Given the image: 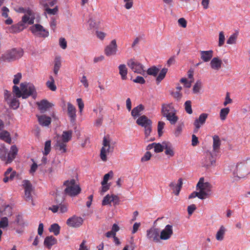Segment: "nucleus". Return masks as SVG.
I'll return each mask as SVG.
<instances>
[{"label": "nucleus", "instance_id": "nucleus-1", "mask_svg": "<svg viewBox=\"0 0 250 250\" xmlns=\"http://www.w3.org/2000/svg\"><path fill=\"white\" fill-rule=\"evenodd\" d=\"M250 174V159L235 166V182H240Z\"/></svg>", "mask_w": 250, "mask_h": 250}, {"label": "nucleus", "instance_id": "nucleus-2", "mask_svg": "<svg viewBox=\"0 0 250 250\" xmlns=\"http://www.w3.org/2000/svg\"><path fill=\"white\" fill-rule=\"evenodd\" d=\"M73 131L71 130L63 131L62 135H58L56 137V143L55 145L57 150L61 153H65L66 151V144L71 140Z\"/></svg>", "mask_w": 250, "mask_h": 250}, {"label": "nucleus", "instance_id": "nucleus-3", "mask_svg": "<svg viewBox=\"0 0 250 250\" xmlns=\"http://www.w3.org/2000/svg\"><path fill=\"white\" fill-rule=\"evenodd\" d=\"M63 185L66 187L64 189L65 193L71 197L77 195L81 191V188L74 179L65 181Z\"/></svg>", "mask_w": 250, "mask_h": 250}, {"label": "nucleus", "instance_id": "nucleus-4", "mask_svg": "<svg viewBox=\"0 0 250 250\" xmlns=\"http://www.w3.org/2000/svg\"><path fill=\"white\" fill-rule=\"evenodd\" d=\"M103 146L100 151V158L104 162L107 160V155L112 153L114 151V146L111 145V139L108 136H104L103 140Z\"/></svg>", "mask_w": 250, "mask_h": 250}, {"label": "nucleus", "instance_id": "nucleus-5", "mask_svg": "<svg viewBox=\"0 0 250 250\" xmlns=\"http://www.w3.org/2000/svg\"><path fill=\"white\" fill-rule=\"evenodd\" d=\"M23 54L21 48H13L5 52L1 56V60L11 62L21 58Z\"/></svg>", "mask_w": 250, "mask_h": 250}, {"label": "nucleus", "instance_id": "nucleus-6", "mask_svg": "<svg viewBox=\"0 0 250 250\" xmlns=\"http://www.w3.org/2000/svg\"><path fill=\"white\" fill-rule=\"evenodd\" d=\"M136 123L144 127L146 139L150 135L152 131V122L146 116L142 115L139 117L136 121Z\"/></svg>", "mask_w": 250, "mask_h": 250}, {"label": "nucleus", "instance_id": "nucleus-7", "mask_svg": "<svg viewBox=\"0 0 250 250\" xmlns=\"http://www.w3.org/2000/svg\"><path fill=\"white\" fill-rule=\"evenodd\" d=\"M197 190L199 189V192L201 196L204 197V199L209 197L210 195L211 186L208 182H204V178H201L196 186Z\"/></svg>", "mask_w": 250, "mask_h": 250}, {"label": "nucleus", "instance_id": "nucleus-8", "mask_svg": "<svg viewBox=\"0 0 250 250\" xmlns=\"http://www.w3.org/2000/svg\"><path fill=\"white\" fill-rule=\"evenodd\" d=\"M21 89L22 92V98L26 99L32 96L33 98L36 97V92L34 85L32 83H21Z\"/></svg>", "mask_w": 250, "mask_h": 250}, {"label": "nucleus", "instance_id": "nucleus-9", "mask_svg": "<svg viewBox=\"0 0 250 250\" xmlns=\"http://www.w3.org/2000/svg\"><path fill=\"white\" fill-rule=\"evenodd\" d=\"M127 64L134 73L140 74L143 76H145L146 74V71L144 70V66L134 59L128 60Z\"/></svg>", "mask_w": 250, "mask_h": 250}, {"label": "nucleus", "instance_id": "nucleus-10", "mask_svg": "<svg viewBox=\"0 0 250 250\" xmlns=\"http://www.w3.org/2000/svg\"><path fill=\"white\" fill-rule=\"evenodd\" d=\"M30 29L34 35L38 37L45 38L49 35L48 31L39 24L32 25L30 27Z\"/></svg>", "mask_w": 250, "mask_h": 250}, {"label": "nucleus", "instance_id": "nucleus-11", "mask_svg": "<svg viewBox=\"0 0 250 250\" xmlns=\"http://www.w3.org/2000/svg\"><path fill=\"white\" fill-rule=\"evenodd\" d=\"M146 236L148 240L155 243L160 242V230L157 228L151 227L146 232Z\"/></svg>", "mask_w": 250, "mask_h": 250}, {"label": "nucleus", "instance_id": "nucleus-12", "mask_svg": "<svg viewBox=\"0 0 250 250\" xmlns=\"http://www.w3.org/2000/svg\"><path fill=\"white\" fill-rule=\"evenodd\" d=\"M23 186L24 188V199L27 202L31 201L33 205L34 204L33 202L31 192L33 190L32 186L31 183L28 180L23 181Z\"/></svg>", "mask_w": 250, "mask_h": 250}, {"label": "nucleus", "instance_id": "nucleus-13", "mask_svg": "<svg viewBox=\"0 0 250 250\" xmlns=\"http://www.w3.org/2000/svg\"><path fill=\"white\" fill-rule=\"evenodd\" d=\"M117 44L116 40H113L104 48V52L108 57L114 56L117 52Z\"/></svg>", "mask_w": 250, "mask_h": 250}, {"label": "nucleus", "instance_id": "nucleus-14", "mask_svg": "<svg viewBox=\"0 0 250 250\" xmlns=\"http://www.w3.org/2000/svg\"><path fill=\"white\" fill-rule=\"evenodd\" d=\"M173 233V227L170 225H167L161 231L160 236L161 240H167L169 239Z\"/></svg>", "mask_w": 250, "mask_h": 250}, {"label": "nucleus", "instance_id": "nucleus-15", "mask_svg": "<svg viewBox=\"0 0 250 250\" xmlns=\"http://www.w3.org/2000/svg\"><path fill=\"white\" fill-rule=\"evenodd\" d=\"M83 219L81 217L73 216L67 220V225L71 227L78 228L83 223Z\"/></svg>", "mask_w": 250, "mask_h": 250}, {"label": "nucleus", "instance_id": "nucleus-16", "mask_svg": "<svg viewBox=\"0 0 250 250\" xmlns=\"http://www.w3.org/2000/svg\"><path fill=\"white\" fill-rule=\"evenodd\" d=\"M35 19V17L33 11L32 10H28V12L23 16L21 22L23 23L24 25L25 24L31 25L34 23Z\"/></svg>", "mask_w": 250, "mask_h": 250}, {"label": "nucleus", "instance_id": "nucleus-17", "mask_svg": "<svg viewBox=\"0 0 250 250\" xmlns=\"http://www.w3.org/2000/svg\"><path fill=\"white\" fill-rule=\"evenodd\" d=\"M174 112H176V110L172 104H164L162 105L161 113L164 117Z\"/></svg>", "mask_w": 250, "mask_h": 250}, {"label": "nucleus", "instance_id": "nucleus-18", "mask_svg": "<svg viewBox=\"0 0 250 250\" xmlns=\"http://www.w3.org/2000/svg\"><path fill=\"white\" fill-rule=\"evenodd\" d=\"M208 115L207 113H202L199 117L198 119L195 120L194 125L195 126L194 132H197L201 125H203L208 118Z\"/></svg>", "mask_w": 250, "mask_h": 250}, {"label": "nucleus", "instance_id": "nucleus-19", "mask_svg": "<svg viewBox=\"0 0 250 250\" xmlns=\"http://www.w3.org/2000/svg\"><path fill=\"white\" fill-rule=\"evenodd\" d=\"M38 108L41 113H44L54 106L52 103L49 102L46 100H42L37 103Z\"/></svg>", "mask_w": 250, "mask_h": 250}, {"label": "nucleus", "instance_id": "nucleus-20", "mask_svg": "<svg viewBox=\"0 0 250 250\" xmlns=\"http://www.w3.org/2000/svg\"><path fill=\"white\" fill-rule=\"evenodd\" d=\"M18 152V149L16 145H13L11 146L10 150L7 153L6 157V163H11L16 158Z\"/></svg>", "mask_w": 250, "mask_h": 250}, {"label": "nucleus", "instance_id": "nucleus-21", "mask_svg": "<svg viewBox=\"0 0 250 250\" xmlns=\"http://www.w3.org/2000/svg\"><path fill=\"white\" fill-rule=\"evenodd\" d=\"M25 28L22 22H19L8 28V31L11 33H17L21 32Z\"/></svg>", "mask_w": 250, "mask_h": 250}, {"label": "nucleus", "instance_id": "nucleus-22", "mask_svg": "<svg viewBox=\"0 0 250 250\" xmlns=\"http://www.w3.org/2000/svg\"><path fill=\"white\" fill-rule=\"evenodd\" d=\"M67 112L70 119V122L74 123L76 120V107L70 103H67Z\"/></svg>", "mask_w": 250, "mask_h": 250}, {"label": "nucleus", "instance_id": "nucleus-23", "mask_svg": "<svg viewBox=\"0 0 250 250\" xmlns=\"http://www.w3.org/2000/svg\"><path fill=\"white\" fill-rule=\"evenodd\" d=\"M16 174V171L13 170V169L11 167H9L4 173L3 181L6 183L9 181L13 180L15 177Z\"/></svg>", "mask_w": 250, "mask_h": 250}, {"label": "nucleus", "instance_id": "nucleus-24", "mask_svg": "<svg viewBox=\"0 0 250 250\" xmlns=\"http://www.w3.org/2000/svg\"><path fill=\"white\" fill-rule=\"evenodd\" d=\"M39 124L42 126H48L51 124V119L45 115H37Z\"/></svg>", "mask_w": 250, "mask_h": 250}, {"label": "nucleus", "instance_id": "nucleus-25", "mask_svg": "<svg viewBox=\"0 0 250 250\" xmlns=\"http://www.w3.org/2000/svg\"><path fill=\"white\" fill-rule=\"evenodd\" d=\"M165 153L168 157H173L174 155V147L171 143L168 141H164Z\"/></svg>", "mask_w": 250, "mask_h": 250}, {"label": "nucleus", "instance_id": "nucleus-26", "mask_svg": "<svg viewBox=\"0 0 250 250\" xmlns=\"http://www.w3.org/2000/svg\"><path fill=\"white\" fill-rule=\"evenodd\" d=\"M183 185L182 180L180 178L178 180V183L176 184L174 182H171L169 184V187L173 191V192L176 195H178L179 194L180 191Z\"/></svg>", "mask_w": 250, "mask_h": 250}, {"label": "nucleus", "instance_id": "nucleus-27", "mask_svg": "<svg viewBox=\"0 0 250 250\" xmlns=\"http://www.w3.org/2000/svg\"><path fill=\"white\" fill-rule=\"evenodd\" d=\"M201 59L205 62L209 61L213 56L212 50L200 51Z\"/></svg>", "mask_w": 250, "mask_h": 250}, {"label": "nucleus", "instance_id": "nucleus-28", "mask_svg": "<svg viewBox=\"0 0 250 250\" xmlns=\"http://www.w3.org/2000/svg\"><path fill=\"white\" fill-rule=\"evenodd\" d=\"M62 66L61 57L60 56H56L54 61L53 72L55 75H57L59 71Z\"/></svg>", "mask_w": 250, "mask_h": 250}, {"label": "nucleus", "instance_id": "nucleus-29", "mask_svg": "<svg viewBox=\"0 0 250 250\" xmlns=\"http://www.w3.org/2000/svg\"><path fill=\"white\" fill-rule=\"evenodd\" d=\"M222 63L221 60L217 57L213 58L210 62L211 67L216 70H218L221 68Z\"/></svg>", "mask_w": 250, "mask_h": 250}, {"label": "nucleus", "instance_id": "nucleus-30", "mask_svg": "<svg viewBox=\"0 0 250 250\" xmlns=\"http://www.w3.org/2000/svg\"><path fill=\"white\" fill-rule=\"evenodd\" d=\"M56 242L57 239L54 237L53 236H49L45 238L44 244L48 249H50V248L55 244Z\"/></svg>", "mask_w": 250, "mask_h": 250}, {"label": "nucleus", "instance_id": "nucleus-31", "mask_svg": "<svg viewBox=\"0 0 250 250\" xmlns=\"http://www.w3.org/2000/svg\"><path fill=\"white\" fill-rule=\"evenodd\" d=\"M119 74L121 76V79L123 80H125L127 79V68L126 65L124 64L119 65L118 66Z\"/></svg>", "mask_w": 250, "mask_h": 250}, {"label": "nucleus", "instance_id": "nucleus-32", "mask_svg": "<svg viewBox=\"0 0 250 250\" xmlns=\"http://www.w3.org/2000/svg\"><path fill=\"white\" fill-rule=\"evenodd\" d=\"M0 139L4 141V142L9 144H11L12 141V139L10 137L9 133L5 130L2 131L1 132H0Z\"/></svg>", "mask_w": 250, "mask_h": 250}, {"label": "nucleus", "instance_id": "nucleus-33", "mask_svg": "<svg viewBox=\"0 0 250 250\" xmlns=\"http://www.w3.org/2000/svg\"><path fill=\"white\" fill-rule=\"evenodd\" d=\"M144 109V108L143 105L142 104H139L132 110L131 115L134 118L139 117L141 114V112Z\"/></svg>", "mask_w": 250, "mask_h": 250}, {"label": "nucleus", "instance_id": "nucleus-34", "mask_svg": "<svg viewBox=\"0 0 250 250\" xmlns=\"http://www.w3.org/2000/svg\"><path fill=\"white\" fill-rule=\"evenodd\" d=\"M213 149L215 152H217L221 145V141L218 136L214 135L213 137Z\"/></svg>", "mask_w": 250, "mask_h": 250}, {"label": "nucleus", "instance_id": "nucleus-35", "mask_svg": "<svg viewBox=\"0 0 250 250\" xmlns=\"http://www.w3.org/2000/svg\"><path fill=\"white\" fill-rule=\"evenodd\" d=\"M212 158V156L211 155H209L208 156L206 157V159L204 160H202V164L204 167H209L211 166H213L215 161L214 160H212L211 159Z\"/></svg>", "mask_w": 250, "mask_h": 250}, {"label": "nucleus", "instance_id": "nucleus-36", "mask_svg": "<svg viewBox=\"0 0 250 250\" xmlns=\"http://www.w3.org/2000/svg\"><path fill=\"white\" fill-rule=\"evenodd\" d=\"M17 98L13 97L7 102L10 105V106L14 109L18 108L20 105V103Z\"/></svg>", "mask_w": 250, "mask_h": 250}, {"label": "nucleus", "instance_id": "nucleus-37", "mask_svg": "<svg viewBox=\"0 0 250 250\" xmlns=\"http://www.w3.org/2000/svg\"><path fill=\"white\" fill-rule=\"evenodd\" d=\"M50 232H53L55 235H58L60 233V227L58 224L54 223L51 225L49 229Z\"/></svg>", "mask_w": 250, "mask_h": 250}, {"label": "nucleus", "instance_id": "nucleus-38", "mask_svg": "<svg viewBox=\"0 0 250 250\" xmlns=\"http://www.w3.org/2000/svg\"><path fill=\"white\" fill-rule=\"evenodd\" d=\"M171 125H175L178 120V117L176 115V112L165 117Z\"/></svg>", "mask_w": 250, "mask_h": 250}, {"label": "nucleus", "instance_id": "nucleus-39", "mask_svg": "<svg viewBox=\"0 0 250 250\" xmlns=\"http://www.w3.org/2000/svg\"><path fill=\"white\" fill-rule=\"evenodd\" d=\"M167 72V69L166 68H163L160 73L159 74L158 77L156 78V81L157 83H159L165 77L166 75Z\"/></svg>", "mask_w": 250, "mask_h": 250}, {"label": "nucleus", "instance_id": "nucleus-40", "mask_svg": "<svg viewBox=\"0 0 250 250\" xmlns=\"http://www.w3.org/2000/svg\"><path fill=\"white\" fill-rule=\"evenodd\" d=\"M165 146L164 145V141L162 144L160 143H155V146L154 148V152L156 153H160L163 151Z\"/></svg>", "mask_w": 250, "mask_h": 250}, {"label": "nucleus", "instance_id": "nucleus-41", "mask_svg": "<svg viewBox=\"0 0 250 250\" xmlns=\"http://www.w3.org/2000/svg\"><path fill=\"white\" fill-rule=\"evenodd\" d=\"M159 71V69L157 68L156 66H153L149 68H148L147 70V72L146 74L152 75L153 76H156Z\"/></svg>", "mask_w": 250, "mask_h": 250}, {"label": "nucleus", "instance_id": "nucleus-42", "mask_svg": "<svg viewBox=\"0 0 250 250\" xmlns=\"http://www.w3.org/2000/svg\"><path fill=\"white\" fill-rule=\"evenodd\" d=\"M58 12V6H55L54 8L51 9L49 7H45L44 14H48L51 15H55L57 14Z\"/></svg>", "mask_w": 250, "mask_h": 250}, {"label": "nucleus", "instance_id": "nucleus-43", "mask_svg": "<svg viewBox=\"0 0 250 250\" xmlns=\"http://www.w3.org/2000/svg\"><path fill=\"white\" fill-rule=\"evenodd\" d=\"M7 154V149L4 147L0 148V159L3 161L6 162V155Z\"/></svg>", "mask_w": 250, "mask_h": 250}, {"label": "nucleus", "instance_id": "nucleus-44", "mask_svg": "<svg viewBox=\"0 0 250 250\" xmlns=\"http://www.w3.org/2000/svg\"><path fill=\"white\" fill-rule=\"evenodd\" d=\"M13 92L17 98H20L21 97L22 98V92L18 86L14 85L13 86Z\"/></svg>", "mask_w": 250, "mask_h": 250}, {"label": "nucleus", "instance_id": "nucleus-45", "mask_svg": "<svg viewBox=\"0 0 250 250\" xmlns=\"http://www.w3.org/2000/svg\"><path fill=\"white\" fill-rule=\"evenodd\" d=\"M51 150V141L48 140L45 142L44 145V151L43 153L44 155H48Z\"/></svg>", "mask_w": 250, "mask_h": 250}, {"label": "nucleus", "instance_id": "nucleus-46", "mask_svg": "<svg viewBox=\"0 0 250 250\" xmlns=\"http://www.w3.org/2000/svg\"><path fill=\"white\" fill-rule=\"evenodd\" d=\"M229 111V109L228 107L222 108L220 113V117L222 120H224L227 115L228 114Z\"/></svg>", "mask_w": 250, "mask_h": 250}, {"label": "nucleus", "instance_id": "nucleus-47", "mask_svg": "<svg viewBox=\"0 0 250 250\" xmlns=\"http://www.w3.org/2000/svg\"><path fill=\"white\" fill-rule=\"evenodd\" d=\"M113 175V172L112 171H110L107 173L105 174L103 178V180L101 182L102 185H105L107 184V182L110 178L112 177Z\"/></svg>", "mask_w": 250, "mask_h": 250}, {"label": "nucleus", "instance_id": "nucleus-48", "mask_svg": "<svg viewBox=\"0 0 250 250\" xmlns=\"http://www.w3.org/2000/svg\"><path fill=\"white\" fill-rule=\"evenodd\" d=\"M202 82L201 80H198L193 87V92L194 93H197L200 91V90L202 86Z\"/></svg>", "mask_w": 250, "mask_h": 250}, {"label": "nucleus", "instance_id": "nucleus-49", "mask_svg": "<svg viewBox=\"0 0 250 250\" xmlns=\"http://www.w3.org/2000/svg\"><path fill=\"white\" fill-rule=\"evenodd\" d=\"M185 109L186 112L191 114L192 113V110L191 108V102L190 101H187L184 104Z\"/></svg>", "mask_w": 250, "mask_h": 250}, {"label": "nucleus", "instance_id": "nucleus-50", "mask_svg": "<svg viewBox=\"0 0 250 250\" xmlns=\"http://www.w3.org/2000/svg\"><path fill=\"white\" fill-rule=\"evenodd\" d=\"M165 125V123L162 121H159L158 124V133L159 137L163 134V129Z\"/></svg>", "mask_w": 250, "mask_h": 250}, {"label": "nucleus", "instance_id": "nucleus-51", "mask_svg": "<svg viewBox=\"0 0 250 250\" xmlns=\"http://www.w3.org/2000/svg\"><path fill=\"white\" fill-rule=\"evenodd\" d=\"M12 208L10 206L6 205L5 206L4 209L3 211L0 210V212H3V215H11L12 213Z\"/></svg>", "mask_w": 250, "mask_h": 250}, {"label": "nucleus", "instance_id": "nucleus-52", "mask_svg": "<svg viewBox=\"0 0 250 250\" xmlns=\"http://www.w3.org/2000/svg\"><path fill=\"white\" fill-rule=\"evenodd\" d=\"M8 220L6 217L1 218L0 221V228L4 229L8 226Z\"/></svg>", "mask_w": 250, "mask_h": 250}, {"label": "nucleus", "instance_id": "nucleus-53", "mask_svg": "<svg viewBox=\"0 0 250 250\" xmlns=\"http://www.w3.org/2000/svg\"><path fill=\"white\" fill-rule=\"evenodd\" d=\"M77 104L79 109V112L81 115L84 108V103L81 98H78L76 100Z\"/></svg>", "mask_w": 250, "mask_h": 250}, {"label": "nucleus", "instance_id": "nucleus-54", "mask_svg": "<svg viewBox=\"0 0 250 250\" xmlns=\"http://www.w3.org/2000/svg\"><path fill=\"white\" fill-rule=\"evenodd\" d=\"M111 195L109 194L106 195L104 198L102 202V205L103 206L107 205L109 204L111 201Z\"/></svg>", "mask_w": 250, "mask_h": 250}, {"label": "nucleus", "instance_id": "nucleus-55", "mask_svg": "<svg viewBox=\"0 0 250 250\" xmlns=\"http://www.w3.org/2000/svg\"><path fill=\"white\" fill-rule=\"evenodd\" d=\"M225 40V37L224 35V33L222 31L220 32L219 33V42H218V45L219 46H222Z\"/></svg>", "mask_w": 250, "mask_h": 250}, {"label": "nucleus", "instance_id": "nucleus-56", "mask_svg": "<svg viewBox=\"0 0 250 250\" xmlns=\"http://www.w3.org/2000/svg\"><path fill=\"white\" fill-rule=\"evenodd\" d=\"M124 3H125V7L126 9H131L133 4V0H123Z\"/></svg>", "mask_w": 250, "mask_h": 250}, {"label": "nucleus", "instance_id": "nucleus-57", "mask_svg": "<svg viewBox=\"0 0 250 250\" xmlns=\"http://www.w3.org/2000/svg\"><path fill=\"white\" fill-rule=\"evenodd\" d=\"M201 194H200L199 192L194 191L189 195L188 198L192 199L197 197L198 198L201 200L204 199V197L201 196Z\"/></svg>", "mask_w": 250, "mask_h": 250}, {"label": "nucleus", "instance_id": "nucleus-58", "mask_svg": "<svg viewBox=\"0 0 250 250\" xmlns=\"http://www.w3.org/2000/svg\"><path fill=\"white\" fill-rule=\"evenodd\" d=\"M46 85L49 89L53 91H55L57 89L56 86L55 84V82L47 81L46 83Z\"/></svg>", "mask_w": 250, "mask_h": 250}, {"label": "nucleus", "instance_id": "nucleus-59", "mask_svg": "<svg viewBox=\"0 0 250 250\" xmlns=\"http://www.w3.org/2000/svg\"><path fill=\"white\" fill-rule=\"evenodd\" d=\"M171 94L177 101H179L182 97V94L179 91H177L176 92H172L171 93Z\"/></svg>", "mask_w": 250, "mask_h": 250}, {"label": "nucleus", "instance_id": "nucleus-60", "mask_svg": "<svg viewBox=\"0 0 250 250\" xmlns=\"http://www.w3.org/2000/svg\"><path fill=\"white\" fill-rule=\"evenodd\" d=\"M183 126V124H180L177 126L174 132V134L176 136H178L180 135L182 131Z\"/></svg>", "mask_w": 250, "mask_h": 250}, {"label": "nucleus", "instance_id": "nucleus-61", "mask_svg": "<svg viewBox=\"0 0 250 250\" xmlns=\"http://www.w3.org/2000/svg\"><path fill=\"white\" fill-rule=\"evenodd\" d=\"M59 45L61 46V47L63 49H64L66 48L67 42L64 38H61L59 39Z\"/></svg>", "mask_w": 250, "mask_h": 250}, {"label": "nucleus", "instance_id": "nucleus-62", "mask_svg": "<svg viewBox=\"0 0 250 250\" xmlns=\"http://www.w3.org/2000/svg\"><path fill=\"white\" fill-rule=\"evenodd\" d=\"M21 79V73H18L17 74L14 75V78L13 79V83L15 84H18L20 81Z\"/></svg>", "mask_w": 250, "mask_h": 250}, {"label": "nucleus", "instance_id": "nucleus-63", "mask_svg": "<svg viewBox=\"0 0 250 250\" xmlns=\"http://www.w3.org/2000/svg\"><path fill=\"white\" fill-rule=\"evenodd\" d=\"M15 222L18 225H23L24 224L22 217L21 215L18 214L16 216Z\"/></svg>", "mask_w": 250, "mask_h": 250}, {"label": "nucleus", "instance_id": "nucleus-64", "mask_svg": "<svg viewBox=\"0 0 250 250\" xmlns=\"http://www.w3.org/2000/svg\"><path fill=\"white\" fill-rule=\"evenodd\" d=\"M133 82L140 84H144L146 82L144 78L142 76H137L135 79L133 80Z\"/></svg>", "mask_w": 250, "mask_h": 250}]
</instances>
